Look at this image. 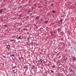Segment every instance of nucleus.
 I'll use <instances>...</instances> for the list:
<instances>
[{"label":"nucleus","instance_id":"obj_1","mask_svg":"<svg viewBox=\"0 0 76 76\" xmlns=\"http://www.w3.org/2000/svg\"><path fill=\"white\" fill-rule=\"evenodd\" d=\"M23 67L24 69H28V68H29V69H30V67H29V65H24Z\"/></svg>","mask_w":76,"mask_h":76},{"label":"nucleus","instance_id":"obj_2","mask_svg":"<svg viewBox=\"0 0 76 76\" xmlns=\"http://www.w3.org/2000/svg\"><path fill=\"white\" fill-rule=\"evenodd\" d=\"M42 61H43V60H42V59H39L38 60V62L39 63V64H41Z\"/></svg>","mask_w":76,"mask_h":76},{"label":"nucleus","instance_id":"obj_3","mask_svg":"<svg viewBox=\"0 0 76 76\" xmlns=\"http://www.w3.org/2000/svg\"><path fill=\"white\" fill-rule=\"evenodd\" d=\"M29 67H31L32 69H34V68L35 67V66L33 65V64H29Z\"/></svg>","mask_w":76,"mask_h":76},{"label":"nucleus","instance_id":"obj_4","mask_svg":"<svg viewBox=\"0 0 76 76\" xmlns=\"http://www.w3.org/2000/svg\"><path fill=\"white\" fill-rule=\"evenodd\" d=\"M12 72H13L14 73H15L17 72H18V70L17 69H15L14 70H12Z\"/></svg>","mask_w":76,"mask_h":76},{"label":"nucleus","instance_id":"obj_5","mask_svg":"<svg viewBox=\"0 0 76 76\" xmlns=\"http://www.w3.org/2000/svg\"><path fill=\"white\" fill-rule=\"evenodd\" d=\"M10 45H7V48H10Z\"/></svg>","mask_w":76,"mask_h":76},{"label":"nucleus","instance_id":"obj_6","mask_svg":"<svg viewBox=\"0 0 76 76\" xmlns=\"http://www.w3.org/2000/svg\"><path fill=\"white\" fill-rule=\"evenodd\" d=\"M3 9H1L0 10V14H1V13H3Z\"/></svg>","mask_w":76,"mask_h":76},{"label":"nucleus","instance_id":"obj_7","mask_svg":"<svg viewBox=\"0 0 76 76\" xmlns=\"http://www.w3.org/2000/svg\"><path fill=\"white\" fill-rule=\"evenodd\" d=\"M72 58H73L72 59H73V60H76V58L73 56Z\"/></svg>","mask_w":76,"mask_h":76},{"label":"nucleus","instance_id":"obj_8","mask_svg":"<svg viewBox=\"0 0 76 76\" xmlns=\"http://www.w3.org/2000/svg\"><path fill=\"white\" fill-rule=\"evenodd\" d=\"M11 42H15V40L14 39H12V40H10Z\"/></svg>","mask_w":76,"mask_h":76},{"label":"nucleus","instance_id":"obj_9","mask_svg":"<svg viewBox=\"0 0 76 76\" xmlns=\"http://www.w3.org/2000/svg\"><path fill=\"white\" fill-rule=\"evenodd\" d=\"M64 59L65 60H67V57H66V56H65L64 57Z\"/></svg>","mask_w":76,"mask_h":76},{"label":"nucleus","instance_id":"obj_10","mask_svg":"<svg viewBox=\"0 0 76 76\" xmlns=\"http://www.w3.org/2000/svg\"><path fill=\"white\" fill-rule=\"evenodd\" d=\"M39 19V17L38 16L36 17L35 20H38Z\"/></svg>","mask_w":76,"mask_h":76},{"label":"nucleus","instance_id":"obj_11","mask_svg":"<svg viewBox=\"0 0 76 76\" xmlns=\"http://www.w3.org/2000/svg\"><path fill=\"white\" fill-rule=\"evenodd\" d=\"M52 12L53 13H56V11L55 10H53Z\"/></svg>","mask_w":76,"mask_h":76},{"label":"nucleus","instance_id":"obj_12","mask_svg":"<svg viewBox=\"0 0 76 76\" xmlns=\"http://www.w3.org/2000/svg\"><path fill=\"white\" fill-rule=\"evenodd\" d=\"M18 39H22L20 37V36L18 37Z\"/></svg>","mask_w":76,"mask_h":76},{"label":"nucleus","instance_id":"obj_13","mask_svg":"<svg viewBox=\"0 0 76 76\" xmlns=\"http://www.w3.org/2000/svg\"><path fill=\"white\" fill-rule=\"evenodd\" d=\"M50 72H51L52 73H54V71L53 70H50Z\"/></svg>","mask_w":76,"mask_h":76},{"label":"nucleus","instance_id":"obj_14","mask_svg":"<svg viewBox=\"0 0 76 76\" xmlns=\"http://www.w3.org/2000/svg\"><path fill=\"white\" fill-rule=\"evenodd\" d=\"M55 67H56V66L54 65L52 66V68H55Z\"/></svg>","mask_w":76,"mask_h":76},{"label":"nucleus","instance_id":"obj_15","mask_svg":"<svg viewBox=\"0 0 76 76\" xmlns=\"http://www.w3.org/2000/svg\"><path fill=\"white\" fill-rule=\"evenodd\" d=\"M26 43L27 44V45H28V47H29V44L28 42H26Z\"/></svg>","mask_w":76,"mask_h":76},{"label":"nucleus","instance_id":"obj_16","mask_svg":"<svg viewBox=\"0 0 76 76\" xmlns=\"http://www.w3.org/2000/svg\"><path fill=\"white\" fill-rule=\"evenodd\" d=\"M20 37L21 38V39H22V38H23V37H22V35H20Z\"/></svg>","mask_w":76,"mask_h":76},{"label":"nucleus","instance_id":"obj_17","mask_svg":"<svg viewBox=\"0 0 76 76\" xmlns=\"http://www.w3.org/2000/svg\"><path fill=\"white\" fill-rule=\"evenodd\" d=\"M10 57H14V54H13L12 55H11Z\"/></svg>","mask_w":76,"mask_h":76},{"label":"nucleus","instance_id":"obj_18","mask_svg":"<svg viewBox=\"0 0 76 76\" xmlns=\"http://www.w3.org/2000/svg\"><path fill=\"white\" fill-rule=\"evenodd\" d=\"M45 23H48V21H45Z\"/></svg>","mask_w":76,"mask_h":76},{"label":"nucleus","instance_id":"obj_19","mask_svg":"<svg viewBox=\"0 0 76 76\" xmlns=\"http://www.w3.org/2000/svg\"><path fill=\"white\" fill-rule=\"evenodd\" d=\"M4 26H5V27H7V26L6 25H4Z\"/></svg>","mask_w":76,"mask_h":76},{"label":"nucleus","instance_id":"obj_20","mask_svg":"<svg viewBox=\"0 0 76 76\" xmlns=\"http://www.w3.org/2000/svg\"><path fill=\"white\" fill-rule=\"evenodd\" d=\"M47 69H48V72H49V69H48V68H47Z\"/></svg>","mask_w":76,"mask_h":76},{"label":"nucleus","instance_id":"obj_21","mask_svg":"<svg viewBox=\"0 0 76 76\" xmlns=\"http://www.w3.org/2000/svg\"><path fill=\"white\" fill-rule=\"evenodd\" d=\"M27 41H29V38H28L27 39Z\"/></svg>","mask_w":76,"mask_h":76},{"label":"nucleus","instance_id":"obj_22","mask_svg":"<svg viewBox=\"0 0 76 76\" xmlns=\"http://www.w3.org/2000/svg\"><path fill=\"white\" fill-rule=\"evenodd\" d=\"M61 58V56H60L59 57V58Z\"/></svg>","mask_w":76,"mask_h":76},{"label":"nucleus","instance_id":"obj_23","mask_svg":"<svg viewBox=\"0 0 76 76\" xmlns=\"http://www.w3.org/2000/svg\"><path fill=\"white\" fill-rule=\"evenodd\" d=\"M20 42V40H19V41H18V43H19Z\"/></svg>","mask_w":76,"mask_h":76},{"label":"nucleus","instance_id":"obj_24","mask_svg":"<svg viewBox=\"0 0 76 76\" xmlns=\"http://www.w3.org/2000/svg\"><path fill=\"white\" fill-rule=\"evenodd\" d=\"M3 57H4V58H6V57H5V56H3Z\"/></svg>","mask_w":76,"mask_h":76},{"label":"nucleus","instance_id":"obj_25","mask_svg":"<svg viewBox=\"0 0 76 76\" xmlns=\"http://www.w3.org/2000/svg\"><path fill=\"white\" fill-rule=\"evenodd\" d=\"M71 71H72V72H73V71L72 69H71Z\"/></svg>","mask_w":76,"mask_h":76},{"label":"nucleus","instance_id":"obj_26","mask_svg":"<svg viewBox=\"0 0 76 76\" xmlns=\"http://www.w3.org/2000/svg\"><path fill=\"white\" fill-rule=\"evenodd\" d=\"M57 76V74H56L55 75V76Z\"/></svg>","mask_w":76,"mask_h":76},{"label":"nucleus","instance_id":"obj_27","mask_svg":"<svg viewBox=\"0 0 76 76\" xmlns=\"http://www.w3.org/2000/svg\"><path fill=\"white\" fill-rule=\"evenodd\" d=\"M34 44H35V42H34Z\"/></svg>","mask_w":76,"mask_h":76},{"label":"nucleus","instance_id":"obj_28","mask_svg":"<svg viewBox=\"0 0 76 76\" xmlns=\"http://www.w3.org/2000/svg\"><path fill=\"white\" fill-rule=\"evenodd\" d=\"M7 49H8V50H9V49H10V48H7Z\"/></svg>","mask_w":76,"mask_h":76},{"label":"nucleus","instance_id":"obj_29","mask_svg":"<svg viewBox=\"0 0 76 76\" xmlns=\"http://www.w3.org/2000/svg\"><path fill=\"white\" fill-rule=\"evenodd\" d=\"M73 48H75V47H73Z\"/></svg>","mask_w":76,"mask_h":76},{"label":"nucleus","instance_id":"obj_30","mask_svg":"<svg viewBox=\"0 0 76 76\" xmlns=\"http://www.w3.org/2000/svg\"><path fill=\"white\" fill-rule=\"evenodd\" d=\"M12 58V59L13 60V58Z\"/></svg>","mask_w":76,"mask_h":76},{"label":"nucleus","instance_id":"obj_31","mask_svg":"<svg viewBox=\"0 0 76 76\" xmlns=\"http://www.w3.org/2000/svg\"><path fill=\"white\" fill-rule=\"evenodd\" d=\"M15 64H16V62H15Z\"/></svg>","mask_w":76,"mask_h":76},{"label":"nucleus","instance_id":"obj_32","mask_svg":"<svg viewBox=\"0 0 76 76\" xmlns=\"http://www.w3.org/2000/svg\"><path fill=\"white\" fill-rule=\"evenodd\" d=\"M24 31H25V29H23Z\"/></svg>","mask_w":76,"mask_h":76},{"label":"nucleus","instance_id":"obj_33","mask_svg":"<svg viewBox=\"0 0 76 76\" xmlns=\"http://www.w3.org/2000/svg\"><path fill=\"white\" fill-rule=\"evenodd\" d=\"M51 58H53V57H51Z\"/></svg>","mask_w":76,"mask_h":76},{"label":"nucleus","instance_id":"obj_34","mask_svg":"<svg viewBox=\"0 0 76 76\" xmlns=\"http://www.w3.org/2000/svg\"><path fill=\"white\" fill-rule=\"evenodd\" d=\"M68 39H69V38H68Z\"/></svg>","mask_w":76,"mask_h":76},{"label":"nucleus","instance_id":"obj_35","mask_svg":"<svg viewBox=\"0 0 76 76\" xmlns=\"http://www.w3.org/2000/svg\"><path fill=\"white\" fill-rule=\"evenodd\" d=\"M71 48H72V47H71Z\"/></svg>","mask_w":76,"mask_h":76},{"label":"nucleus","instance_id":"obj_36","mask_svg":"<svg viewBox=\"0 0 76 76\" xmlns=\"http://www.w3.org/2000/svg\"><path fill=\"white\" fill-rule=\"evenodd\" d=\"M41 20H42V19H41Z\"/></svg>","mask_w":76,"mask_h":76},{"label":"nucleus","instance_id":"obj_37","mask_svg":"<svg viewBox=\"0 0 76 76\" xmlns=\"http://www.w3.org/2000/svg\"><path fill=\"white\" fill-rule=\"evenodd\" d=\"M73 47H74V46H73Z\"/></svg>","mask_w":76,"mask_h":76}]
</instances>
